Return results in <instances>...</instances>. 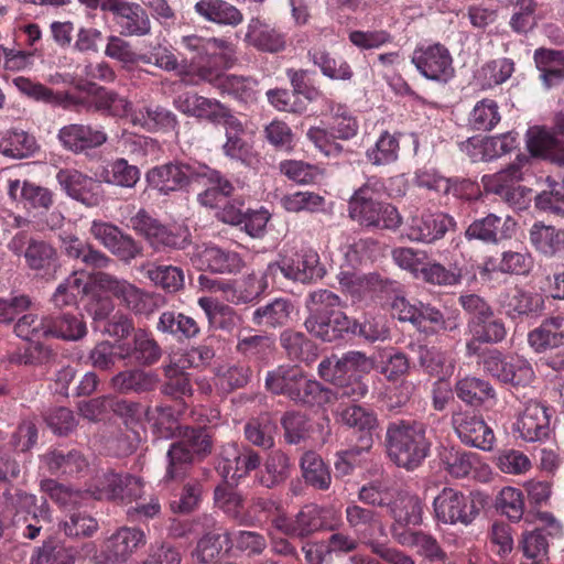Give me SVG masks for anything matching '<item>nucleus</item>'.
Segmentation results:
<instances>
[{
  "label": "nucleus",
  "instance_id": "f257e3e1",
  "mask_svg": "<svg viewBox=\"0 0 564 564\" xmlns=\"http://www.w3.org/2000/svg\"><path fill=\"white\" fill-rule=\"evenodd\" d=\"M371 369L372 361L360 351H348L341 357H326L319 362L317 371L323 380L334 386V389L323 387L302 370L295 388L299 397L294 398V402L322 406L334 400L358 401L368 393V386L362 381L360 373H367Z\"/></svg>",
  "mask_w": 564,
  "mask_h": 564
},
{
  "label": "nucleus",
  "instance_id": "f03ea898",
  "mask_svg": "<svg viewBox=\"0 0 564 564\" xmlns=\"http://www.w3.org/2000/svg\"><path fill=\"white\" fill-rule=\"evenodd\" d=\"M182 45L192 53L191 72L200 80L207 82L221 93L238 101L250 104L258 97V80L252 77L224 75V70L237 63V47L224 37H205L197 34L185 35Z\"/></svg>",
  "mask_w": 564,
  "mask_h": 564
},
{
  "label": "nucleus",
  "instance_id": "7ed1b4c3",
  "mask_svg": "<svg viewBox=\"0 0 564 564\" xmlns=\"http://www.w3.org/2000/svg\"><path fill=\"white\" fill-rule=\"evenodd\" d=\"M389 457L402 468L413 470L430 455L432 442L427 437V425L417 420H395L386 431Z\"/></svg>",
  "mask_w": 564,
  "mask_h": 564
},
{
  "label": "nucleus",
  "instance_id": "20e7f679",
  "mask_svg": "<svg viewBox=\"0 0 564 564\" xmlns=\"http://www.w3.org/2000/svg\"><path fill=\"white\" fill-rule=\"evenodd\" d=\"M145 178L149 186L162 195L184 191L205 178L212 184H217L224 193L234 191L232 184L218 171L206 165L189 164L182 161L154 166L147 172Z\"/></svg>",
  "mask_w": 564,
  "mask_h": 564
},
{
  "label": "nucleus",
  "instance_id": "39448f33",
  "mask_svg": "<svg viewBox=\"0 0 564 564\" xmlns=\"http://www.w3.org/2000/svg\"><path fill=\"white\" fill-rule=\"evenodd\" d=\"M2 513L11 517L13 534L18 538L35 540L44 523H48L50 514L36 506V497L21 489L6 490L3 492Z\"/></svg>",
  "mask_w": 564,
  "mask_h": 564
},
{
  "label": "nucleus",
  "instance_id": "423d86ee",
  "mask_svg": "<svg viewBox=\"0 0 564 564\" xmlns=\"http://www.w3.org/2000/svg\"><path fill=\"white\" fill-rule=\"evenodd\" d=\"M485 373L511 388H528L536 376L532 364L519 355H505L500 350H485L478 361Z\"/></svg>",
  "mask_w": 564,
  "mask_h": 564
},
{
  "label": "nucleus",
  "instance_id": "0eeeda50",
  "mask_svg": "<svg viewBox=\"0 0 564 564\" xmlns=\"http://www.w3.org/2000/svg\"><path fill=\"white\" fill-rule=\"evenodd\" d=\"M210 448V440L204 430L186 427L182 440L173 443L167 451L169 464L164 480L185 478L192 468L194 456L209 453Z\"/></svg>",
  "mask_w": 564,
  "mask_h": 564
},
{
  "label": "nucleus",
  "instance_id": "6e6552de",
  "mask_svg": "<svg viewBox=\"0 0 564 564\" xmlns=\"http://www.w3.org/2000/svg\"><path fill=\"white\" fill-rule=\"evenodd\" d=\"M94 282L100 291L110 293L137 315L148 316L158 308L156 296L144 292L124 279L98 272Z\"/></svg>",
  "mask_w": 564,
  "mask_h": 564
},
{
  "label": "nucleus",
  "instance_id": "1a4fd4ad",
  "mask_svg": "<svg viewBox=\"0 0 564 564\" xmlns=\"http://www.w3.org/2000/svg\"><path fill=\"white\" fill-rule=\"evenodd\" d=\"M434 516L444 524H471L479 514V509L471 496L444 487L433 500Z\"/></svg>",
  "mask_w": 564,
  "mask_h": 564
},
{
  "label": "nucleus",
  "instance_id": "9d476101",
  "mask_svg": "<svg viewBox=\"0 0 564 564\" xmlns=\"http://www.w3.org/2000/svg\"><path fill=\"white\" fill-rule=\"evenodd\" d=\"M529 162L525 155L517 156L516 161L495 174L484 175L481 183L487 193L500 196L511 206L522 208L525 188L519 183L523 178V167Z\"/></svg>",
  "mask_w": 564,
  "mask_h": 564
},
{
  "label": "nucleus",
  "instance_id": "9b49d317",
  "mask_svg": "<svg viewBox=\"0 0 564 564\" xmlns=\"http://www.w3.org/2000/svg\"><path fill=\"white\" fill-rule=\"evenodd\" d=\"M411 62L423 77L432 82L446 84L455 75L453 57L441 43L417 46Z\"/></svg>",
  "mask_w": 564,
  "mask_h": 564
},
{
  "label": "nucleus",
  "instance_id": "f8f14e48",
  "mask_svg": "<svg viewBox=\"0 0 564 564\" xmlns=\"http://www.w3.org/2000/svg\"><path fill=\"white\" fill-rule=\"evenodd\" d=\"M455 226V219L448 214L425 209L408 219L405 236L410 241L430 245L443 239Z\"/></svg>",
  "mask_w": 564,
  "mask_h": 564
},
{
  "label": "nucleus",
  "instance_id": "ddd939ff",
  "mask_svg": "<svg viewBox=\"0 0 564 564\" xmlns=\"http://www.w3.org/2000/svg\"><path fill=\"white\" fill-rule=\"evenodd\" d=\"M143 485L139 477L109 470L99 476L94 484L91 495L98 500L131 502L141 498Z\"/></svg>",
  "mask_w": 564,
  "mask_h": 564
},
{
  "label": "nucleus",
  "instance_id": "4468645a",
  "mask_svg": "<svg viewBox=\"0 0 564 564\" xmlns=\"http://www.w3.org/2000/svg\"><path fill=\"white\" fill-rule=\"evenodd\" d=\"M260 464L261 458L252 448L228 443L220 448L217 470L226 480H237L257 469Z\"/></svg>",
  "mask_w": 564,
  "mask_h": 564
},
{
  "label": "nucleus",
  "instance_id": "2eb2a0df",
  "mask_svg": "<svg viewBox=\"0 0 564 564\" xmlns=\"http://www.w3.org/2000/svg\"><path fill=\"white\" fill-rule=\"evenodd\" d=\"M499 303L505 314L512 321L538 317L545 310L542 293L519 286L501 293Z\"/></svg>",
  "mask_w": 564,
  "mask_h": 564
},
{
  "label": "nucleus",
  "instance_id": "dca6fc26",
  "mask_svg": "<svg viewBox=\"0 0 564 564\" xmlns=\"http://www.w3.org/2000/svg\"><path fill=\"white\" fill-rule=\"evenodd\" d=\"M57 140L64 150L80 154L105 144L108 135L101 127L68 123L58 130Z\"/></svg>",
  "mask_w": 564,
  "mask_h": 564
},
{
  "label": "nucleus",
  "instance_id": "f3484780",
  "mask_svg": "<svg viewBox=\"0 0 564 564\" xmlns=\"http://www.w3.org/2000/svg\"><path fill=\"white\" fill-rule=\"evenodd\" d=\"M452 424L458 438L466 445L490 451L495 443L494 431L482 417L469 412H455Z\"/></svg>",
  "mask_w": 564,
  "mask_h": 564
},
{
  "label": "nucleus",
  "instance_id": "a211bd4d",
  "mask_svg": "<svg viewBox=\"0 0 564 564\" xmlns=\"http://www.w3.org/2000/svg\"><path fill=\"white\" fill-rule=\"evenodd\" d=\"M191 262L198 270L216 273H237L245 267V261L239 253L205 245L194 249Z\"/></svg>",
  "mask_w": 564,
  "mask_h": 564
},
{
  "label": "nucleus",
  "instance_id": "6ab92c4d",
  "mask_svg": "<svg viewBox=\"0 0 564 564\" xmlns=\"http://www.w3.org/2000/svg\"><path fill=\"white\" fill-rule=\"evenodd\" d=\"M516 226V221L509 216L502 218L488 214L486 217L474 220L466 229L465 237L468 240L477 239L486 243H498L511 238Z\"/></svg>",
  "mask_w": 564,
  "mask_h": 564
},
{
  "label": "nucleus",
  "instance_id": "aec40b11",
  "mask_svg": "<svg viewBox=\"0 0 564 564\" xmlns=\"http://www.w3.org/2000/svg\"><path fill=\"white\" fill-rule=\"evenodd\" d=\"M322 509L316 505L304 506L294 519L286 516H278L273 519V527L282 533L296 536L307 538L323 527Z\"/></svg>",
  "mask_w": 564,
  "mask_h": 564
},
{
  "label": "nucleus",
  "instance_id": "412c9836",
  "mask_svg": "<svg viewBox=\"0 0 564 564\" xmlns=\"http://www.w3.org/2000/svg\"><path fill=\"white\" fill-rule=\"evenodd\" d=\"M56 180L66 194L86 206H96L100 202L98 193L100 185L91 177L75 169H63L56 174Z\"/></svg>",
  "mask_w": 564,
  "mask_h": 564
},
{
  "label": "nucleus",
  "instance_id": "4be33fe9",
  "mask_svg": "<svg viewBox=\"0 0 564 564\" xmlns=\"http://www.w3.org/2000/svg\"><path fill=\"white\" fill-rule=\"evenodd\" d=\"M517 430L525 442H542L550 435V414L547 408L530 400L517 421Z\"/></svg>",
  "mask_w": 564,
  "mask_h": 564
},
{
  "label": "nucleus",
  "instance_id": "5701e85b",
  "mask_svg": "<svg viewBox=\"0 0 564 564\" xmlns=\"http://www.w3.org/2000/svg\"><path fill=\"white\" fill-rule=\"evenodd\" d=\"M147 544L145 533L134 527H121L104 541L108 557L127 562L139 549Z\"/></svg>",
  "mask_w": 564,
  "mask_h": 564
},
{
  "label": "nucleus",
  "instance_id": "b1692460",
  "mask_svg": "<svg viewBox=\"0 0 564 564\" xmlns=\"http://www.w3.org/2000/svg\"><path fill=\"white\" fill-rule=\"evenodd\" d=\"M294 313L293 301L289 297L278 296L258 306L252 312L251 322L265 329L282 328L290 324Z\"/></svg>",
  "mask_w": 564,
  "mask_h": 564
},
{
  "label": "nucleus",
  "instance_id": "393cba45",
  "mask_svg": "<svg viewBox=\"0 0 564 564\" xmlns=\"http://www.w3.org/2000/svg\"><path fill=\"white\" fill-rule=\"evenodd\" d=\"M119 358H132L138 365L149 367L156 364L162 357V349L158 341L144 329H137L132 343L119 346Z\"/></svg>",
  "mask_w": 564,
  "mask_h": 564
},
{
  "label": "nucleus",
  "instance_id": "a878e982",
  "mask_svg": "<svg viewBox=\"0 0 564 564\" xmlns=\"http://www.w3.org/2000/svg\"><path fill=\"white\" fill-rule=\"evenodd\" d=\"M160 382L154 371H145L141 368H131L119 371L109 382L110 388L120 393H148L153 391Z\"/></svg>",
  "mask_w": 564,
  "mask_h": 564
},
{
  "label": "nucleus",
  "instance_id": "bb28decb",
  "mask_svg": "<svg viewBox=\"0 0 564 564\" xmlns=\"http://www.w3.org/2000/svg\"><path fill=\"white\" fill-rule=\"evenodd\" d=\"M194 11L203 20L221 26L237 28L245 19L241 10L226 0H199Z\"/></svg>",
  "mask_w": 564,
  "mask_h": 564
},
{
  "label": "nucleus",
  "instance_id": "cd10ccee",
  "mask_svg": "<svg viewBox=\"0 0 564 564\" xmlns=\"http://www.w3.org/2000/svg\"><path fill=\"white\" fill-rule=\"evenodd\" d=\"M243 41L248 45L268 53H278L285 47L284 35L258 17L249 20Z\"/></svg>",
  "mask_w": 564,
  "mask_h": 564
},
{
  "label": "nucleus",
  "instance_id": "c85d7f7f",
  "mask_svg": "<svg viewBox=\"0 0 564 564\" xmlns=\"http://www.w3.org/2000/svg\"><path fill=\"white\" fill-rule=\"evenodd\" d=\"M213 289L221 292L224 299L235 305L249 304L265 292V284H259L257 274L250 273L240 282L214 281Z\"/></svg>",
  "mask_w": 564,
  "mask_h": 564
},
{
  "label": "nucleus",
  "instance_id": "c756f323",
  "mask_svg": "<svg viewBox=\"0 0 564 564\" xmlns=\"http://www.w3.org/2000/svg\"><path fill=\"white\" fill-rule=\"evenodd\" d=\"M528 341L536 352L564 345V315L545 318L539 327L528 334Z\"/></svg>",
  "mask_w": 564,
  "mask_h": 564
},
{
  "label": "nucleus",
  "instance_id": "7c9ffc66",
  "mask_svg": "<svg viewBox=\"0 0 564 564\" xmlns=\"http://www.w3.org/2000/svg\"><path fill=\"white\" fill-rule=\"evenodd\" d=\"M530 241L538 252L547 258L564 257V229L535 223L530 229Z\"/></svg>",
  "mask_w": 564,
  "mask_h": 564
},
{
  "label": "nucleus",
  "instance_id": "2f4dec72",
  "mask_svg": "<svg viewBox=\"0 0 564 564\" xmlns=\"http://www.w3.org/2000/svg\"><path fill=\"white\" fill-rule=\"evenodd\" d=\"M533 58L540 79L546 88L557 86L564 80V51L540 47L534 51Z\"/></svg>",
  "mask_w": 564,
  "mask_h": 564
},
{
  "label": "nucleus",
  "instance_id": "473e14b6",
  "mask_svg": "<svg viewBox=\"0 0 564 564\" xmlns=\"http://www.w3.org/2000/svg\"><path fill=\"white\" fill-rule=\"evenodd\" d=\"M454 392L465 404L476 408L496 399V390L491 383L474 376H466L457 380Z\"/></svg>",
  "mask_w": 564,
  "mask_h": 564
},
{
  "label": "nucleus",
  "instance_id": "72a5a7b5",
  "mask_svg": "<svg viewBox=\"0 0 564 564\" xmlns=\"http://www.w3.org/2000/svg\"><path fill=\"white\" fill-rule=\"evenodd\" d=\"M306 329L324 341L341 338L351 328V321L344 313H335L319 318H306Z\"/></svg>",
  "mask_w": 564,
  "mask_h": 564
},
{
  "label": "nucleus",
  "instance_id": "f704fd0d",
  "mask_svg": "<svg viewBox=\"0 0 564 564\" xmlns=\"http://www.w3.org/2000/svg\"><path fill=\"white\" fill-rule=\"evenodd\" d=\"M302 369L297 366H279L265 376V388L273 394L284 395L294 402L299 397L296 384Z\"/></svg>",
  "mask_w": 564,
  "mask_h": 564
},
{
  "label": "nucleus",
  "instance_id": "c9c22d12",
  "mask_svg": "<svg viewBox=\"0 0 564 564\" xmlns=\"http://www.w3.org/2000/svg\"><path fill=\"white\" fill-rule=\"evenodd\" d=\"M123 36H143L150 33L151 23L145 10L138 3L129 2L115 20Z\"/></svg>",
  "mask_w": 564,
  "mask_h": 564
},
{
  "label": "nucleus",
  "instance_id": "e433bc0d",
  "mask_svg": "<svg viewBox=\"0 0 564 564\" xmlns=\"http://www.w3.org/2000/svg\"><path fill=\"white\" fill-rule=\"evenodd\" d=\"M467 329L476 339L491 345L503 341L508 334L505 322L496 315L495 311L478 321H468Z\"/></svg>",
  "mask_w": 564,
  "mask_h": 564
},
{
  "label": "nucleus",
  "instance_id": "4c0bfd02",
  "mask_svg": "<svg viewBox=\"0 0 564 564\" xmlns=\"http://www.w3.org/2000/svg\"><path fill=\"white\" fill-rule=\"evenodd\" d=\"M158 330L171 334L178 339H192L199 335L200 327L196 319L174 311L163 312L158 322Z\"/></svg>",
  "mask_w": 564,
  "mask_h": 564
},
{
  "label": "nucleus",
  "instance_id": "58836bf2",
  "mask_svg": "<svg viewBox=\"0 0 564 564\" xmlns=\"http://www.w3.org/2000/svg\"><path fill=\"white\" fill-rule=\"evenodd\" d=\"M89 106L96 111L120 118L131 111V102L126 97L101 86L90 95Z\"/></svg>",
  "mask_w": 564,
  "mask_h": 564
},
{
  "label": "nucleus",
  "instance_id": "ea45409f",
  "mask_svg": "<svg viewBox=\"0 0 564 564\" xmlns=\"http://www.w3.org/2000/svg\"><path fill=\"white\" fill-rule=\"evenodd\" d=\"M337 279L343 291L355 299H361L383 288V280L377 273L360 274L357 272L341 271L337 275Z\"/></svg>",
  "mask_w": 564,
  "mask_h": 564
},
{
  "label": "nucleus",
  "instance_id": "a19ab883",
  "mask_svg": "<svg viewBox=\"0 0 564 564\" xmlns=\"http://www.w3.org/2000/svg\"><path fill=\"white\" fill-rule=\"evenodd\" d=\"M288 280L308 283L322 279L326 271L319 263V256L313 249L303 250L296 263L286 269Z\"/></svg>",
  "mask_w": 564,
  "mask_h": 564
},
{
  "label": "nucleus",
  "instance_id": "79ce46f5",
  "mask_svg": "<svg viewBox=\"0 0 564 564\" xmlns=\"http://www.w3.org/2000/svg\"><path fill=\"white\" fill-rule=\"evenodd\" d=\"M546 188L534 198L535 207L557 217H564V177L547 176Z\"/></svg>",
  "mask_w": 564,
  "mask_h": 564
},
{
  "label": "nucleus",
  "instance_id": "37998d69",
  "mask_svg": "<svg viewBox=\"0 0 564 564\" xmlns=\"http://www.w3.org/2000/svg\"><path fill=\"white\" fill-rule=\"evenodd\" d=\"M390 514L401 524L421 525L423 522V502L414 495L402 494L390 503Z\"/></svg>",
  "mask_w": 564,
  "mask_h": 564
},
{
  "label": "nucleus",
  "instance_id": "c03bdc74",
  "mask_svg": "<svg viewBox=\"0 0 564 564\" xmlns=\"http://www.w3.org/2000/svg\"><path fill=\"white\" fill-rule=\"evenodd\" d=\"M340 421L349 426L357 429L365 434L360 437L362 447L370 448L372 445L371 431L377 426L376 414L360 405L347 406L340 413Z\"/></svg>",
  "mask_w": 564,
  "mask_h": 564
},
{
  "label": "nucleus",
  "instance_id": "a18cd8bd",
  "mask_svg": "<svg viewBox=\"0 0 564 564\" xmlns=\"http://www.w3.org/2000/svg\"><path fill=\"white\" fill-rule=\"evenodd\" d=\"M37 149L34 137L23 130L0 132V153L13 158H28Z\"/></svg>",
  "mask_w": 564,
  "mask_h": 564
},
{
  "label": "nucleus",
  "instance_id": "49530a36",
  "mask_svg": "<svg viewBox=\"0 0 564 564\" xmlns=\"http://www.w3.org/2000/svg\"><path fill=\"white\" fill-rule=\"evenodd\" d=\"M26 265L36 272H47L56 267L57 251L44 240L30 239L24 251Z\"/></svg>",
  "mask_w": 564,
  "mask_h": 564
},
{
  "label": "nucleus",
  "instance_id": "de8ad7c7",
  "mask_svg": "<svg viewBox=\"0 0 564 564\" xmlns=\"http://www.w3.org/2000/svg\"><path fill=\"white\" fill-rule=\"evenodd\" d=\"M77 556L76 549L56 541H47L34 549L30 564H74Z\"/></svg>",
  "mask_w": 564,
  "mask_h": 564
},
{
  "label": "nucleus",
  "instance_id": "09e8293b",
  "mask_svg": "<svg viewBox=\"0 0 564 564\" xmlns=\"http://www.w3.org/2000/svg\"><path fill=\"white\" fill-rule=\"evenodd\" d=\"M438 456L443 468L455 478H464L469 475L476 463L474 453L453 446H443Z\"/></svg>",
  "mask_w": 564,
  "mask_h": 564
},
{
  "label": "nucleus",
  "instance_id": "8fccbe9b",
  "mask_svg": "<svg viewBox=\"0 0 564 564\" xmlns=\"http://www.w3.org/2000/svg\"><path fill=\"white\" fill-rule=\"evenodd\" d=\"M308 59L317 67L322 74L334 80H349L354 73L349 64L344 59H336L323 48H311L307 52Z\"/></svg>",
  "mask_w": 564,
  "mask_h": 564
},
{
  "label": "nucleus",
  "instance_id": "3c124183",
  "mask_svg": "<svg viewBox=\"0 0 564 564\" xmlns=\"http://www.w3.org/2000/svg\"><path fill=\"white\" fill-rule=\"evenodd\" d=\"M186 367L183 358L178 361H171L163 367L165 382L162 386V393L178 399L192 393V386L188 375L184 371Z\"/></svg>",
  "mask_w": 564,
  "mask_h": 564
},
{
  "label": "nucleus",
  "instance_id": "603ef678",
  "mask_svg": "<svg viewBox=\"0 0 564 564\" xmlns=\"http://www.w3.org/2000/svg\"><path fill=\"white\" fill-rule=\"evenodd\" d=\"M145 276L169 293H175L184 288V271L182 268L171 264H149Z\"/></svg>",
  "mask_w": 564,
  "mask_h": 564
},
{
  "label": "nucleus",
  "instance_id": "864d4df0",
  "mask_svg": "<svg viewBox=\"0 0 564 564\" xmlns=\"http://www.w3.org/2000/svg\"><path fill=\"white\" fill-rule=\"evenodd\" d=\"M132 122L148 131L174 130L177 126L176 116L161 106L154 108L145 107L139 110L132 115Z\"/></svg>",
  "mask_w": 564,
  "mask_h": 564
},
{
  "label": "nucleus",
  "instance_id": "5fc2aeb1",
  "mask_svg": "<svg viewBox=\"0 0 564 564\" xmlns=\"http://www.w3.org/2000/svg\"><path fill=\"white\" fill-rule=\"evenodd\" d=\"M99 177L105 183L132 188L140 180V170L124 159H117L102 169Z\"/></svg>",
  "mask_w": 564,
  "mask_h": 564
},
{
  "label": "nucleus",
  "instance_id": "6e6d98bb",
  "mask_svg": "<svg viewBox=\"0 0 564 564\" xmlns=\"http://www.w3.org/2000/svg\"><path fill=\"white\" fill-rule=\"evenodd\" d=\"M301 469L305 481L319 490H327L332 476L323 459L314 452H306L301 458Z\"/></svg>",
  "mask_w": 564,
  "mask_h": 564
},
{
  "label": "nucleus",
  "instance_id": "4d7b16f0",
  "mask_svg": "<svg viewBox=\"0 0 564 564\" xmlns=\"http://www.w3.org/2000/svg\"><path fill=\"white\" fill-rule=\"evenodd\" d=\"M88 292V285L84 279L74 272L61 282L52 295V302L56 307L73 306Z\"/></svg>",
  "mask_w": 564,
  "mask_h": 564
},
{
  "label": "nucleus",
  "instance_id": "13d9d810",
  "mask_svg": "<svg viewBox=\"0 0 564 564\" xmlns=\"http://www.w3.org/2000/svg\"><path fill=\"white\" fill-rule=\"evenodd\" d=\"M329 111L332 116L329 129L336 139L350 140L357 135L358 120L346 105L330 102Z\"/></svg>",
  "mask_w": 564,
  "mask_h": 564
},
{
  "label": "nucleus",
  "instance_id": "bf43d9fd",
  "mask_svg": "<svg viewBox=\"0 0 564 564\" xmlns=\"http://www.w3.org/2000/svg\"><path fill=\"white\" fill-rule=\"evenodd\" d=\"M417 358L420 366L431 376L444 378L453 373L454 364L445 351L435 346H420Z\"/></svg>",
  "mask_w": 564,
  "mask_h": 564
},
{
  "label": "nucleus",
  "instance_id": "052dcab7",
  "mask_svg": "<svg viewBox=\"0 0 564 564\" xmlns=\"http://www.w3.org/2000/svg\"><path fill=\"white\" fill-rule=\"evenodd\" d=\"M500 120L499 106L490 98L477 101L468 116V124L476 131H490Z\"/></svg>",
  "mask_w": 564,
  "mask_h": 564
},
{
  "label": "nucleus",
  "instance_id": "680f3d73",
  "mask_svg": "<svg viewBox=\"0 0 564 564\" xmlns=\"http://www.w3.org/2000/svg\"><path fill=\"white\" fill-rule=\"evenodd\" d=\"M275 430V424L264 414L246 423L245 437L253 445L269 449L274 445Z\"/></svg>",
  "mask_w": 564,
  "mask_h": 564
},
{
  "label": "nucleus",
  "instance_id": "e2e57ef3",
  "mask_svg": "<svg viewBox=\"0 0 564 564\" xmlns=\"http://www.w3.org/2000/svg\"><path fill=\"white\" fill-rule=\"evenodd\" d=\"M340 305L341 301L334 292L324 289L313 291L306 300V307L310 312L307 318H319L335 313H343L339 310Z\"/></svg>",
  "mask_w": 564,
  "mask_h": 564
},
{
  "label": "nucleus",
  "instance_id": "0e129e2a",
  "mask_svg": "<svg viewBox=\"0 0 564 564\" xmlns=\"http://www.w3.org/2000/svg\"><path fill=\"white\" fill-rule=\"evenodd\" d=\"M51 330V318L39 316L33 313L24 314L18 318L14 325V333L18 337L29 340H41L48 337Z\"/></svg>",
  "mask_w": 564,
  "mask_h": 564
},
{
  "label": "nucleus",
  "instance_id": "69168bd1",
  "mask_svg": "<svg viewBox=\"0 0 564 564\" xmlns=\"http://www.w3.org/2000/svg\"><path fill=\"white\" fill-rule=\"evenodd\" d=\"M198 305L204 311L210 326L228 328L236 324L238 315L232 307L213 297H199Z\"/></svg>",
  "mask_w": 564,
  "mask_h": 564
},
{
  "label": "nucleus",
  "instance_id": "338daca9",
  "mask_svg": "<svg viewBox=\"0 0 564 564\" xmlns=\"http://www.w3.org/2000/svg\"><path fill=\"white\" fill-rule=\"evenodd\" d=\"M514 72V63L509 58L487 62L478 73L482 88H491L507 82Z\"/></svg>",
  "mask_w": 564,
  "mask_h": 564
},
{
  "label": "nucleus",
  "instance_id": "774afa93",
  "mask_svg": "<svg viewBox=\"0 0 564 564\" xmlns=\"http://www.w3.org/2000/svg\"><path fill=\"white\" fill-rule=\"evenodd\" d=\"M380 205L372 196L352 195L349 199V216L364 226H378Z\"/></svg>",
  "mask_w": 564,
  "mask_h": 564
}]
</instances>
